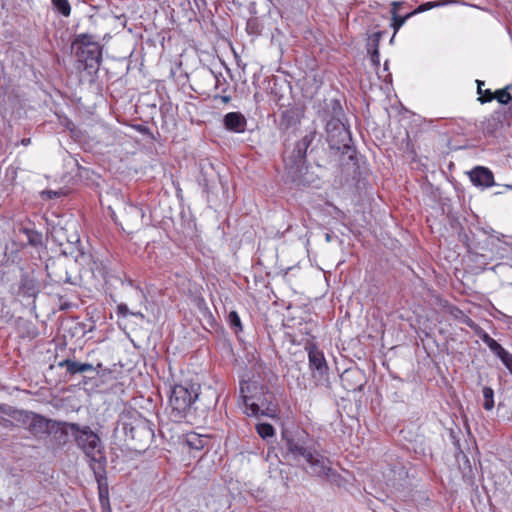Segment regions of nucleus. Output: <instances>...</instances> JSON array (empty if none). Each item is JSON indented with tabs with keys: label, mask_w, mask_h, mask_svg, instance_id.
<instances>
[{
	"label": "nucleus",
	"mask_w": 512,
	"mask_h": 512,
	"mask_svg": "<svg viewBox=\"0 0 512 512\" xmlns=\"http://www.w3.org/2000/svg\"><path fill=\"white\" fill-rule=\"evenodd\" d=\"M283 440L286 459L295 461L309 475L329 479L336 476L332 461L317 448L306 433L286 432L283 434Z\"/></svg>",
	"instance_id": "obj_1"
},
{
	"label": "nucleus",
	"mask_w": 512,
	"mask_h": 512,
	"mask_svg": "<svg viewBox=\"0 0 512 512\" xmlns=\"http://www.w3.org/2000/svg\"><path fill=\"white\" fill-rule=\"evenodd\" d=\"M66 426L74 438L77 447L85 454L89 461V466L98 483L99 497L103 505V484H106L107 480V459L101 439L99 435L87 425L81 426L77 423H67Z\"/></svg>",
	"instance_id": "obj_2"
},
{
	"label": "nucleus",
	"mask_w": 512,
	"mask_h": 512,
	"mask_svg": "<svg viewBox=\"0 0 512 512\" xmlns=\"http://www.w3.org/2000/svg\"><path fill=\"white\" fill-rule=\"evenodd\" d=\"M212 405V401L203 402L200 385L197 383L185 382L170 388L169 408L174 421H191L198 410L205 411Z\"/></svg>",
	"instance_id": "obj_3"
},
{
	"label": "nucleus",
	"mask_w": 512,
	"mask_h": 512,
	"mask_svg": "<svg viewBox=\"0 0 512 512\" xmlns=\"http://www.w3.org/2000/svg\"><path fill=\"white\" fill-rule=\"evenodd\" d=\"M243 412L252 417H275L278 412L273 395L266 392L264 386L257 381L242 380L239 387Z\"/></svg>",
	"instance_id": "obj_4"
},
{
	"label": "nucleus",
	"mask_w": 512,
	"mask_h": 512,
	"mask_svg": "<svg viewBox=\"0 0 512 512\" xmlns=\"http://www.w3.org/2000/svg\"><path fill=\"white\" fill-rule=\"evenodd\" d=\"M117 430L121 431L125 440L131 441L134 448L139 451L148 448L155 437L153 423L137 411L122 414Z\"/></svg>",
	"instance_id": "obj_5"
},
{
	"label": "nucleus",
	"mask_w": 512,
	"mask_h": 512,
	"mask_svg": "<svg viewBox=\"0 0 512 512\" xmlns=\"http://www.w3.org/2000/svg\"><path fill=\"white\" fill-rule=\"evenodd\" d=\"M78 67L89 75L96 74L102 62V46L90 34H79L73 41Z\"/></svg>",
	"instance_id": "obj_6"
},
{
	"label": "nucleus",
	"mask_w": 512,
	"mask_h": 512,
	"mask_svg": "<svg viewBox=\"0 0 512 512\" xmlns=\"http://www.w3.org/2000/svg\"><path fill=\"white\" fill-rule=\"evenodd\" d=\"M316 137L315 131H309L296 142L289 155L284 156L285 169L293 182L305 184L304 174L307 171V150Z\"/></svg>",
	"instance_id": "obj_7"
},
{
	"label": "nucleus",
	"mask_w": 512,
	"mask_h": 512,
	"mask_svg": "<svg viewBox=\"0 0 512 512\" xmlns=\"http://www.w3.org/2000/svg\"><path fill=\"white\" fill-rule=\"evenodd\" d=\"M326 132L330 148L347 155L348 159L353 161L356 150L352 145L349 127L341 119L332 117L326 123Z\"/></svg>",
	"instance_id": "obj_8"
},
{
	"label": "nucleus",
	"mask_w": 512,
	"mask_h": 512,
	"mask_svg": "<svg viewBox=\"0 0 512 512\" xmlns=\"http://www.w3.org/2000/svg\"><path fill=\"white\" fill-rule=\"evenodd\" d=\"M466 246L472 260L483 266L493 260L502 258L505 251L501 238L493 234L487 236L483 241L470 240Z\"/></svg>",
	"instance_id": "obj_9"
},
{
	"label": "nucleus",
	"mask_w": 512,
	"mask_h": 512,
	"mask_svg": "<svg viewBox=\"0 0 512 512\" xmlns=\"http://www.w3.org/2000/svg\"><path fill=\"white\" fill-rule=\"evenodd\" d=\"M306 350L308 353V366L314 385L328 388L330 386L329 367L323 351L313 343L309 344Z\"/></svg>",
	"instance_id": "obj_10"
},
{
	"label": "nucleus",
	"mask_w": 512,
	"mask_h": 512,
	"mask_svg": "<svg viewBox=\"0 0 512 512\" xmlns=\"http://www.w3.org/2000/svg\"><path fill=\"white\" fill-rule=\"evenodd\" d=\"M47 225V234L58 245L62 246L65 242L74 243L79 241L77 234H67L68 221L65 216L51 213L45 218Z\"/></svg>",
	"instance_id": "obj_11"
},
{
	"label": "nucleus",
	"mask_w": 512,
	"mask_h": 512,
	"mask_svg": "<svg viewBox=\"0 0 512 512\" xmlns=\"http://www.w3.org/2000/svg\"><path fill=\"white\" fill-rule=\"evenodd\" d=\"M472 184L478 188L486 189L492 187L494 182L493 172L484 166H476L468 172Z\"/></svg>",
	"instance_id": "obj_12"
},
{
	"label": "nucleus",
	"mask_w": 512,
	"mask_h": 512,
	"mask_svg": "<svg viewBox=\"0 0 512 512\" xmlns=\"http://www.w3.org/2000/svg\"><path fill=\"white\" fill-rule=\"evenodd\" d=\"M54 426V421L33 412L27 431H29L35 437H43L49 435L54 429Z\"/></svg>",
	"instance_id": "obj_13"
},
{
	"label": "nucleus",
	"mask_w": 512,
	"mask_h": 512,
	"mask_svg": "<svg viewBox=\"0 0 512 512\" xmlns=\"http://www.w3.org/2000/svg\"><path fill=\"white\" fill-rule=\"evenodd\" d=\"M225 129L232 133H244L247 127V119L241 112H229L223 117Z\"/></svg>",
	"instance_id": "obj_14"
},
{
	"label": "nucleus",
	"mask_w": 512,
	"mask_h": 512,
	"mask_svg": "<svg viewBox=\"0 0 512 512\" xmlns=\"http://www.w3.org/2000/svg\"><path fill=\"white\" fill-rule=\"evenodd\" d=\"M58 367L60 368H66V371L70 375H75L77 373H84V372H96V374H99V369L102 368V364L98 363L96 366L90 364V363H80L73 361L71 359H64L58 363Z\"/></svg>",
	"instance_id": "obj_15"
},
{
	"label": "nucleus",
	"mask_w": 512,
	"mask_h": 512,
	"mask_svg": "<svg viewBox=\"0 0 512 512\" xmlns=\"http://www.w3.org/2000/svg\"><path fill=\"white\" fill-rule=\"evenodd\" d=\"M19 292L23 297L36 298L40 292L39 283L34 276L24 272L21 274Z\"/></svg>",
	"instance_id": "obj_16"
},
{
	"label": "nucleus",
	"mask_w": 512,
	"mask_h": 512,
	"mask_svg": "<svg viewBox=\"0 0 512 512\" xmlns=\"http://www.w3.org/2000/svg\"><path fill=\"white\" fill-rule=\"evenodd\" d=\"M5 415L14 420L15 427H21L28 430L33 412L17 409L9 405Z\"/></svg>",
	"instance_id": "obj_17"
},
{
	"label": "nucleus",
	"mask_w": 512,
	"mask_h": 512,
	"mask_svg": "<svg viewBox=\"0 0 512 512\" xmlns=\"http://www.w3.org/2000/svg\"><path fill=\"white\" fill-rule=\"evenodd\" d=\"M381 36V32H376L367 43V52L370 55V61L375 68L380 65L379 42Z\"/></svg>",
	"instance_id": "obj_18"
},
{
	"label": "nucleus",
	"mask_w": 512,
	"mask_h": 512,
	"mask_svg": "<svg viewBox=\"0 0 512 512\" xmlns=\"http://www.w3.org/2000/svg\"><path fill=\"white\" fill-rule=\"evenodd\" d=\"M445 308L446 312L460 323L465 324L471 329L476 326V322L457 306L449 304Z\"/></svg>",
	"instance_id": "obj_19"
},
{
	"label": "nucleus",
	"mask_w": 512,
	"mask_h": 512,
	"mask_svg": "<svg viewBox=\"0 0 512 512\" xmlns=\"http://www.w3.org/2000/svg\"><path fill=\"white\" fill-rule=\"evenodd\" d=\"M401 5V2L394 1L392 3V23L391 26L394 30V35L399 31V29L405 24V22L412 17L411 12L407 13L405 16H400L397 14L396 8Z\"/></svg>",
	"instance_id": "obj_20"
},
{
	"label": "nucleus",
	"mask_w": 512,
	"mask_h": 512,
	"mask_svg": "<svg viewBox=\"0 0 512 512\" xmlns=\"http://www.w3.org/2000/svg\"><path fill=\"white\" fill-rule=\"evenodd\" d=\"M21 232L27 237L30 246L37 248L43 245V234L41 232L29 227H23Z\"/></svg>",
	"instance_id": "obj_21"
},
{
	"label": "nucleus",
	"mask_w": 512,
	"mask_h": 512,
	"mask_svg": "<svg viewBox=\"0 0 512 512\" xmlns=\"http://www.w3.org/2000/svg\"><path fill=\"white\" fill-rule=\"evenodd\" d=\"M124 211L130 221H141L145 215L141 206L132 203H126Z\"/></svg>",
	"instance_id": "obj_22"
},
{
	"label": "nucleus",
	"mask_w": 512,
	"mask_h": 512,
	"mask_svg": "<svg viewBox=\"0 0 512 512\" xmlns=\"http://www.w3.org/2000/svg\"><path fill=\"white\" fill-rule=\"evenodd\" d=\"M208 439L205 436H201L197 433H190L186 436L187 445L194 450H201L207 444Z\"/></svg>",
	"instance_id": "obj_23"
},
{
	"label": "nucleus",
	"mask_w": 512,
	"mask_h": 512,
	"mask_svg": "<svg viewBox=\"0 0 512 512\" xmlns=\"http://www.w3.org/2000/svg\"><path fill=\"white\" fill-rule=\"evenodd\" d=\"M477 94L479 95L478 100L481 103H488L494 100L493 92L490 89L484 88L485 82L482 80H476Z\"/></svg>",
	"instance_id": "obj_24"
},
{
	"label": "nucleus",
	"mask_w": 512,
	"mask_h": 512,
	"mask_svg": "<svg viewBox=\"0 0 512 512\" xmlns=\"http://www.w3.org/2000/svg\"><path fill=\"white\" fill-rule=\"evenodd\" d=\"M53 10L63 17L71 14V5L68 0H51Z\"/></svg>",
	"instance_id": "obj_25"
},
{
	"label": "nucleus",
	"mask_w": 512,
	"mask_h": 512,
	"mask_svg": "<svg viewBox=\"0 0 512 512\" xmlns=\"http://www.w3.org/2000/svg\"><path fill=\"white\" fill-rule=\"evenodd\" d=\"M452 2H454V0H441V1H434V2H425V3L420 4L416 9H414L411 12V14H412V16H414L416 14L428 11L435 7L445 6Z\"/></svg>",
	"instance_id": "obj_26"
},
{
	"label": "nucleus",
	"mask_w": 512,
	"mask_h": 512,
	"mask_svg": "<svg viewBox=\"0 0 512 512\" xmlns=\"http://www.w3.org/2000/svg\"><path fill=\"white\" fill-rule=\"evenodd\" d=\"M256 431L262 439L273 437L275 429L270 423H259L256 425Z\"/></svg>",
	"instance_id": "obj_27"
},
{
	"label": "nucleus",
	"mask_w": 512,
	"mask_h": 512,
	"mask_svg": "<svg viewBox=\"0 0 512 512\" xmlns=\"http://www.w3.org/2000/svg\"><path fill=\"white\" fill-rule=\"evenodd\" d=\"M483 407L485 410L490 411L494 408V391L491 387L483 388Z\"/></svg>",
	"instance_id": "obj_28"
},
{
	"label": "nucleus",
	"mask_w": 512,
	"mask_h": 512,
	"mask_svg": "<svg viewBox=\"0 0 512 512\" xmlns=\"http://www.w3.org/2000/svg\"><path fill=\"white\" fill-rule=\"evenodd\" d=\"M493 96L500 104L504 105L508 104L512 99L511 94L508 92V87L496 90Z\"/></svg>",
	"instance_id": "obj_29"
},
{
	"label": "nucleus",
	"mask_w": 512,
	"mask_h": 512,
	"mask_svg": "<svg viewBox=\"0 0 512 512\" xmlns=\"http://www.w3.org/2000/svg\"><path fill=\"white\" fill-rule=\"evenodd\" d=\"M117 314L120 317L126 318L128 316H137L143 318V314L141 312H132L129 310L128 306L124 303H121L117 306Z\"/></svg>",
	"instance_id": "obj_30"
},
{
	"label": "nucleus",
	"mask_w": 512,
	"mask_h": 512,
	"mask_svg": "<svg viewBox=\"0 0 512 512\" xmlns=\"http://www.w3.org/2000/svg\"><path fill=\"white\" fill-rule=\"evenodd\" d=\"M228 322L232 328L242 330L241 319L236 311H230L228 314Z\"/></svg>",
	"instance_id": "obj_31"
},
{
	"label": "nucleus",
	"mask_w": 512,
	"mask_h": 512,
	"mask_svg": "<svg viewBox=\"0 0 512 512\" xmlns=\"http://www.w3.org/2000/svg\"><path fill=\"white\" fill-rule=\"evenodd\" d=\"M474 333L487 345L493 339L484 329H482L477 323L472 328Z\"/></svg>",
	"instance_id": "obj_32"
},
{
	"label": "nucleus",
	"mask_w": 512,
	"mask_h": 512,
	"mask_svg": "<svg viewBox=\"0 0 512 512\" xmlns=\"http://www.w3.org/2000/svg\"><path fill=\"white\" fill-rule=\"evenodd\" d=\"M487 346L498 358L506 351V349L502 347V345L499 344L495 339H492L491 342L487 344Z\"/></svg>",
	"instance_id": "obj_33"
},
{
	"label": "nucleus",
	"mask_w": 512,
	"mask_h": 512,
	"mask_svg": "<svg viewBox=\"0 0 512 512\" xmlns=\"http://www.w3.org/2000/svg\"><path fill=\"white\" fill-rule=\"evenodd\" d=\"M499 359L512 374V354L506 350L502 355H500Z\"/></svg>",
	"instance_id": "obj_34"
},
{
	"label": "nucleus",
	"mask_w": 512,
	"mask_h": 512,
	"mask_svg": "<svg viewBox=\"0 0 512 512\" xmlns=\"http://www.w3.org/2000/svg\"><path fill=\"white\" fill-rule=\"evenodd\" d=\"M215 80V88L221 90L222 93H225L228 89V85L226 83L225 78L221 74H219L215 76Z\"/></svg>",
	"instance_id": "obj_35"
},
{
	"label": "nucleus",
	"mask_w": 512,
	"mask_h": 512,
	"mask_svg": "<svg viewBox=\"0 0 512 512\" xmlns=\"http://www.w3.org/2000/svg\"><path fill=\"white\" fill-rule=\"evenodd\" d=\"M0 425L6 429H12L15 427V422L12 418H6L3 413H0Z\"/></svg>",
	"instance_id": "obj_36"
},
{
	"label": "nucleus",
	"mask_w": 512,
	"mask_h": 512,
	"mask_svg": "<svg viewBox=\"0 0 512 512\" xmlns=\"http://www.w3.org/2000/svg\"><path fill=\"white\" fill-rule=\"evenodd\" d=\"M214 100H220L222 103L226 104L231 101V96L223 93L221 95H215Z\"/></svg>",
	"instance_id": "obj_37"
},
{
	"label": "nucleus",
	"mask_w": 512,
	"mask_h": 512,
	"mask_svg": "<svg viewBox=\"0 0 512 512\" xmlns=\"http://www.w3.org/2000/svg\"><path fill=\"white\" fill-rule=\"evenodd\" d=\"M57 281H62L64 283H69V284H74V282L72 281L71 279V276L68 275V272L66 271V276L65 278H59Z\"/></svg>",
	"instance_id": "obj_38"
},
{
	"label": "nucleus",
	"mask_w": 512,
	"mask_h": 512,
	"mask_svg": "<svg viewBox=\"0 0 512 512\" xmlns=\"http://www.w3.org/2000/svg\"><path fill=\"white\" fill-rule=\"evenodd\" d=\"M8 406L7 404H0V413H3L4 415L6 414V411L8 409Z\"/></svg>",
	"instance_id": "obj_39"
},
{
	"label": "nucleus",
	"mask_w": 512,
	"mask_h": 512,
	"mask_svg": "<svg viewBox=\"0 0 512 512\" xmlns=\"http://www.w3.org/2000/svg\"><path fill=\"white\" fill-rule=\"evenodd\" d=\"M47 194H48L49 198H56L59 195V193L56 191H47Z\"/></svg>",
	"instance_id": "obj_40"
},
{
	"label": "nucleus",
	"mask_w": 512,
	"mask_h": 512,
	"mask_svg": "<svg viewBox=\"0 0 512 512\" xmlns=\"http://www.w3.org/2000/svg\"><path fill=\"white\" fill-rule=\"evenodd\" d=\"M22 143H23L24 145H27L28 143H30V139H24V140L22 141Z\"/></svg>",
	"instance_id": "obj_41"
},
{
	"label": "nucleus",
	"mask_w": 512,
	"mask_h": 512,
	"mask_svg": "<svg viewBox=\"0 0 512 512\" xmlns=\"http://www.w3.org/2000/svg\"><path fill=\"white\" fill-rule=\"evenodd\" d=\"M394 39H395V35L393 34L391 39H390V43L392 44L394 42Z\"/></svg>",
	"instance_id": "obj_42"
},
{
	"label": "nucleus",
	"mask_w": 512,
	"mask_h": 512,
	"mask_svg": "<svg viewBox=\"0 0 512 512\" xmlns=\"http://www.w3.org/2000/svg\"><path fill=\"white\" fill-rule=\"evenodd\" d=\"M387 69H388V61H386L384 64V70H387Z\"/></svg>",
	"instance_id": "obj_43"
},
{
	"label": "nucleus",
	"mask_w": 512,
	"mask_h": 512,
	"mask_svg": "<svg viewBox=\"0 0 512 512\" xmlns=\"http://www.w3.org/2000/svg\"><path fill=\"white\" fill-rule=\"evenodd\" d=\"M248 29H250L252 27V23L251 22H248Z\"/></svg>",
	"instance_id": "obj_44"
},
{
	"label": "nucleus",
	"mask_w": 512,
	"mask_h": 512,
	"mask_svg": "<svg viewBox=\"0 0 512 512\" xmlns=\"http://www.w3.org/2000/svg\"><path fill=\"white\" fill-rule=\"evenodd\" d=\"M326 240H327V241H330V236H329V234H327V235H326Z\"/></svg>",
	"instance_id": "obj_45"
},
{
	"label": "nucleus",
	"mask_w": 512,
	"mask_h": 512,
	"mask_svg": "<svg viewBox=\"0 0 512 512\" xmlns=\"http://www.w3.org/2000/svg\"><path fill=\"white\" fill-rule=\"evenodd\" d=\"M210 392H211V394H212L213 396H215V394H216V393H215V391L210 390Z\"/></svg>",
	"instance_id": "obj_46"
}]
</instances>
